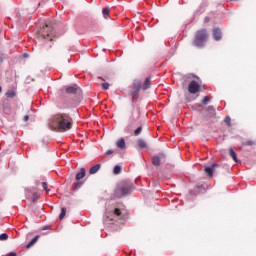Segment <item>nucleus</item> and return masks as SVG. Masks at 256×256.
<instances>
[{
	"instance_id": "obj_1",
	"label": "nucleus",
	"mask_w": 256,
	"mask_h": 256,
	"mask_svg": "<svg viewBox=\"0 0 256 256\" xmlns=\"http://www.w3.org/2000/svg\"><path fill=\"white\" fill-rule=\"evenodd\" d=\"M48 125L52 131L65 132L73 127V119L69 114H55L49 119Z\"/></svg>"
},
{
	"instance_id": "obj_2",
	"label": "nucleus",
	"mask_w": 256,
	"mask_h": 256,
	"mask_svg": "<svg viewBox=\"0 0 256 256\" xmlns=\"http://www.w3.org/2000/svg\"><path fill=\"white\" fill-rule=\"evenodd\" d=\"M39 39L43 41H53V27L45 25L38 33Z\"/></svg>"
},
{
	"instance_id": "obj_3",
	"label": "nucleus",
	"mask_w": 256,
	"mask_h": 256,
	"mask_svg": "<svg viewBox=\"0 0 256 256\" xmlns=\"http://www.w3.org/2000/svg\"><path fill=\"white\" fill-rule=\"evenodd\" d=\"M206 41H207V30L198 31L194 39V45L196 47H203Z\"/></svg>"
},
{
	"instance_id": "obj_4",
	"label": "nucleus",
	"mask_w": 256,
	"mask_h": 256,
	"mask_svg": "<svg viewBox=\"0 0 256 256\" xmlns=\"http://www.w3.org/2000/svg\"><path fill=\"white\" fill-rule=\"evenodd\" d=\"M149 87H151V77H147L143 84H141V81H139V80H136L133 83V88L137 92H139V91H147V89H149Z\"/></svg>"
},
{
	"instance_id": "obj_5",
	"label": "nucleus",
	"mask_w": 256,
	"mask_h": 256,
	"mask_svg": "<svg viewBox=\"0 0 256 256\" xmlns=\"http://www.w3.org/2000/svg\"><path fill=\"white\" fill-rule=\"evenodd\" d=\"M105 217L109 219V221H117L118 219H123V216L121 215V210L115 209L111 212H106Z\"/></svg>"
},
{
	"instance_id": "obj_6",
	"label": "nucleus",
	"mask_w": 256,
	"mask_h": 256,
	"mask_svg": "<svg viewBox=\"0 0 256 256\" xmlns=\"http://www.w3.org/2000/svg\"><path fill=\"white\" fill-rule=\"evenodd\" d=\"M201 89V84L197 81L193 80L188 85V92L192 95H195V93H199V90Z\"/></svg>"
},
{
	"instance_id": "obj_7",
	"label": "nucleus",
	"mask_w": 256,
	"mask_h": 256,
	"mask_svg": "<svg viewBox=\"0 0 256 256\" xmlns=\"http://www.w3.org/2000/svg\"><path fill=\"white\" fill-rule=\"evenodd\" d=\"M132 188L131 186H124L122 188H119L115 191L116 197H123L125 195H129L131 193Z\"/></svg>"
},
{
	"instance_id": "obj_8",
	"label": "nucleus",
	"mask_w": 256,
	"mask_h": 256,
	"mask_svg": "<svg viewBox=\"0 0 256 256\" xmlns=\"http://www.w3.org/2000/svg\"><path fill=\"white\" fill-rule=\"evenodd\" d=\"M163 161H165V154H159L157 156H153V158H152V163L156 167H159V165H161V163H163Z\"/></svg>"
},
{
	"instance_id": "obj_9",
	"label": "nucleus",
	"mask_w": 256,
	"mask_h": 256,
	"mask_svg": "<svg viewBox=\"0 0 256 256\" xmlns=\"http://www.w3.org/2000/svg\"><path fill=\"white\" fill-rule=\"evenodd\" d=\"M85 175H86V170H85V168H81V169H80V172H78V173L76 174V177H75L76 181H81V179H83V177H85Z\"/></svg>"
},
{
	"instance_id": "obj_10",
	"label": "nucleus",
	"mask_w": 256,
	"mask_h": 256,
	"mask_svg": "<svg viewBox=\"0 0 256 256\" xmlns=\"http://www.w3.org/2000/svg\"><path fill=\"white\" fill-rule=\"evenodd\" d=\"M99 169H101V164H95L94 166H92L89 169V174L90 175H95V173H97L99 171Z\"/></svg>"
},
{
	"instance_id": "obj_11",
	"label": "nucleus",
	"mask_w": 256,
	"mask_h": 256,
	"mask_svg": "<svg viewBox=\"0 0 256 256\" xmlns=\"http://www.w3.org/2000/svg\"><path fill=\"white\" fill-rule=\"evenodd\" d=\"M215 167H217V164H213L212 167H206L205 173H207L209 177H213V171H215Z\"/></svg>"
},
{
	"instance_id": "obj_12",
	"label": "nucleus",
	"mask_w": 256,
	"mask_h": 256,
	"mask_svg": "<svg viewBox=\"0 0 256 256\" xmlns=\"http://www.w3.org/2000/svg\"><path fill=\"white\" fill-rule=\"evenodd\" d=\"M213 37L215 39V41H220L221 37H222V34H221V30L219 29H214L213 30Z\"/></svg>"
},
{
	"instance_id": "obj_13",
	"label": "nucleus",
	"mask_w": 256,
	"mask_h": 256,
	"mask_svg": "<svg viewBox=\"0 0 256 256\" xmlns=\"http://www.w3.org/2000/svg\"><path fill=\"white\" fill-rule=\"evenodd\" d=\"M118 149H125V139L121 138L116 142Z\"/></svg>"
},
{
	"instance_id": "obj_14",
	"label": "nucleus",
	"mask_w": 256,
	"mask_h": 256,
	"mask_svg": "<svg viewBox=\"0 0 256 256\" xmlns=\"http://www.w3.org/2000/svg\"><path fill=\"white\" fill-rule=\"evenodd\" d=\"M230 157H232L235 163H239V159H237V153L234 152L233 148L229 149Z\"/></svg>"
},
{
	"instance_id": "obj_15",
	"label": "nucleus",
	"mask_w": 256,
	"mask_h": 256,
	"mask_svg": "<svg viewBox=\"0 0 256 256\" xmlns=\"http://www.w3.org/2000/svg\"><path fill=\"white\" fill-rule=\"evenodd\" d=\"M66 93H70L72 95H75L77 93V87L76 86H69L66 88Z\"/></svg>"
},
{
	"instance_id": "obj_16",
	"label": "nucleus",
	"mask_w": 256,
	"mask_h": 256,
	"mask_svg": "<svg viewBox=\"0 0 256 256\" xmlns=\"http://www.w3.org/2000/svg\"><path fill=\"white\" fill-rule=\"evenodd\" d=\"M137 145H138V147H139L140 149H145V148H147V143H146L144 140H141V139H139V140L137 141Z\"/></svg>"
},
{
	"instance_id": "obj_17",
	"label": "nucleus",
	"mask_w": 256,
	"mask_h": 256,
	"mask_svg": "<svg viewBox=\"0 0 256 256\" xmlns=\"http://www.w3.org/2000/svg\"><path fill=\"white\" fill-rule=\"evenodd\" d=\"M39 240V236H35L30 243L27 245V248L29 249V247H33V245H35V243H37V241Z\"/></svg>"
},
{
	"instance_id": "obj_18",
	"label": "nucleus",
	"mask_w": 256,
	"mask_h": 256,
	"mask_svg": "<svg viewBox=\"0 0 256 256\" xmlns=\"http://www.w3.org/2000/svg\"><path fill=\"white\" fill-rule=\"evenodd\" d=\"M65 215H67V208H61V213L59 215V219H65Z\"/></svg>"
},
{
	"instance_id": "obj_19",
	"label": "nucleus",
	"mask_w": 256,
	"mask_h": 256,
	"mask_svg": "<svg viewBox=\"0 0 256 256\" xmlns=\"http://www.w3.org/2000/svg\"><path fill=\"white\" fill-rule=\"evenodd\" d=\"M109 13H110L109 8H104V9L102 10V15H103L104 19H108Z\"/></svg>"
},
{
	"instance_id": "obj_20",
	"label": "nucleus",
	"mask_w": 256,
	"mask_h": 256,
	"mask_svg": "<svg viewBox=\"0 0 256 256\" xmlns=\"http://www.w3.org/2000/svg\"><path fill=\"white\" fill-rule=\"evenodd\" d=\"M15 95H16V93L13 90H8L6 92V97H8L9 99H13V97H15Z\"/></svg>"
},
{
	"instance_id": "obj_21",
	"label": "nucleus",
	"mask_w": 256,
	"mask_h": 256,
	"mask_svg": "<svg viewBox=\"0 0 256 256\" xmlns=\"http://www.w3.org/2000/svg\"><path fill=\"white\" fill-rule=\"evenodd\" d=\"M113 173L114 175H119V173H121V166L116 165L113 169Z\"/></svg>"
},
{
	"instance_id": "obj_22",
	"label": "nucleus",
	"mask_w": 256,
	"mask_h": 256,
	"mask_svg": "<svg viewBox=\"0 0 256 256\" xmlns=\"http://www.w3.org/2000/svg\"><path fill=\"white\" fill-rule=\"evenodd\" d=\"M9 239V235L7 233H3L0 235V241H7Z\"/></svg>"
},
{
	"instance_id": "obj_23",
	"label": "nucleus",
	"mask_w": 256,
	"mask_h": 256,
	"mask_svg": "<svg viewBox=\"0 0 256 256\" xmlns=\"http://www.w3.org/2000/svg\"><path fill=\"white\" fill-rule=\"evenodd\" d=\"M211 101V98L209 96H205L202 100L203 105H207Z\"/></svg>"
},
{
	"instance_id": "obj_24",
	"label": "nucleus",
	"mask_w": 256,
	"mask_h": 256,
	"mask_svg": "<svg viewBox=\"0 0 256 256\" xmlns=\"http://www.w3.org/2000/svg\"><path fill=\"white\" fill-rule=\"evenodd\" d=\"M102 89H104V91H107V89H109V83L105 82L101 84Z\"/></svg>"
},
{
	"instance_id": "obj_25",
	"label": "nucleus",
	"mask_w": 256,
	"mask_h": 256,
	"mask_svg": "<svg viewBox=\"0 0 256 256\" xmlns=\"http://www.w3.org/2000/svg\"><path fill=\"white\" fill-rule=\"evenodd\" d=\"M81 185H83V183H81V182H77L76 184H74L75 191H77V189H80Z\"/></svg>"
},
{
	"instance_id": "obj_26",
	"label": "nucleus",
	"mask_w": 256,
	"mask_h": 256,
	"mask_svg": "<svg viewBox=\"0 0 256 256\" xmlns=\"http://www.w3.org/2000/svg\"><path fill=\"white\" fill-rule=\"evenodd\" d=\"M42 187H43V189H45V191H46L47 193H49V188H48L47 182H43V183H42Z\"/></svg>"
},
{
	"instance_id": "obj_27",
	"label": "nucleus",
	"mask_w": 256,
	"mask_h": 256,
	"mask_svg": "<svg viewBox=\"0 0 256 256\" xmlns=\"http://www.w3.org/2000/svg\"><path fill=\"white\" fill-rule=\"evenodd\" d=\"M142 131L141 127H138L135 131H134V135H139Z\"/></svg>"
},
{
	"instance_id": "obj_28",
	"label": "nucleus",
	"mask_w": 256,
	"mask_h": 256,
	"mask_svg": "<svg viewBox=\"0 0 256 256\" xmlns=\"http://www.w3.org/2000/svg\"><path fill=\"white\" fill-rule=\"evenodd\" d=\"M37 199H39V195L34 194V195H33V201H37Z\"/></svg>"
},
{
	"instance_id": "obj_29",
	"label": "nucleus",
	"mask_w": 256,
	"mask_h": 256,
	"mask_svg": "<svg viewBox=\"0 0 256 256\" xmlns=\"http://www.w3.org/2000/svg\"><path fill=\"white\" fill-rule=\"evenodd\" d=\"M225 123H231V118L230 117H226L225 118Z\"/></svg>"
},
{
	"instance_id": "obj_30",
	"label": "nucleus",
	"mask_w": 256,
	"mask_h": 256,
	"mask_svg": "<svg viewBox=\"0 0 256 256\" xmlns=\"http://www.w3.org/2000/svg\"><path fill=\"white\" fill-rule=\"evenodd\" d=\"M208 110H209V111H213V113H215V108H213V106H209V107H208Z\"/></svg>"
},
{
	"instance_id": "obj_31",
	"label": "nucleus",
	"mask_w": 256,
	"mask_h": 256,
	"mask_svg": "<svg viewBox=\"0 0 256 256\" xmlns=\"http://www.w3.org/2000/svg\"><path fill=\"white\" fill-rule=\"evenodd\" d=\"M246 145H255V142H253V141H248V142H246Z\"/></svg>"
},
{
	"instance_id": "obj_32",
	"label": "nucleus",
	"mask_w": 256,
	"mask_h": 256,
	"mask_svg": "<svg viewBox=\"0 0 256 256\" xmlns=\"http://www.w3.org/2000/svg\"><path fill=\"white\" fill-rule=\"evenodd\" d=\"M24 121H29V115L24 116Z\"/></svg>"
},
{
	"instance_id": "obj_33",
	"label": "nucleus",
	"mask_w": 256,
	"mask_h": 256,
	"mask_svg": "<svg viewBox=\"0 0 256 256\" xmlns=\"http://www.w3.org/2000/svg\"><path fill=\"white\" fill-rule=\"evenodd\" d=\"M111 153H113V150H108V151L106 152V154H108V155H111Z\"/></svg>"
},
{
	"instance_id": "obj_34",
	"label": "nucleus",
	"mask_w": 256,
	"mask_h": 256,
	"mask_svg": "<svg viewBox=\"0 0 256 256\" xmlns=\"http://www.w3.org/2000/svg\"><path fill=\"white\" fill-rule=\"evenodd\" d=\"M1 91H2V88L0 87V93H1Z\"/></svg>"
}]
</instances>
